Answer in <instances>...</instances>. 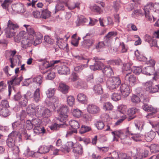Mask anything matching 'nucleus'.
I'll use <instances>...</instances> for the list:
<instances>
[{"label": "nucleus", "instance_id": "1", "mask_svg": "<svg viewBox=\"0 0 159 159\" xmlns=\"http://www.w3.org/2000/svg\"><path fill=\"white\" fill-rule=\"evenodd\" d=\"M17 140L19 142H20L21 141V136L18 135L17 132L16 131H13L10 133L6 140V144L7 146L11 148L12 150H16V153H18L20 152L18 147L15 146Z\"/></svg>", "mask_w": 159, "mask_h": 159}, {"label": "nucleus", "instance_id": "2", "mask_svg": "<svg viewBox=\"0 0 159 159\" xmlns=\"http://www.w3.org/2000/svg\"><path fill=\"white\" fill-rule=\"evenodd\" d=\"M19 26L17 24L13 23L11 20H9L7 27L5 29V32L7 37L10 38L15 35L17 29Z\"/></svg>", "mask_w": 159, "mask_h": 159}, {"label": "nucleus", "instance_id": "3", "mask_svg": "<svg viewBox=\"0 0 159 159\" xmlns=\"http://www.w3.org/2000/svg\"><path fill=\"white\" fill-rule=\"evenodd\" d=\"M69 111L67 106L64 105L61 106L58 110L59 116L57 119L59 121L64 123L67 120V113Z\"/></svg>", "mask_w": 159, "mask_h": 159}, {"label": "nucleus", "instance_id": "4", "mask_svg": "<svg viewBox=\"0 0 159 159\" xmlns=\"http://www.w3.org/2000/svg\"><path fill=\"white\" fill-rule=\"evenodd\" d=\"M156 38L159 39V30L155 32L153 37H151L148 34H146L144 37V40L148 42L151 47L157 46Z\"/></svg>", "mask_w": 159, "mask_h": 159}, {"label": "nucleus", "instance_id": "5", "mask_svg": "<svg viewBox=\"0 0 159 159\" xmlns=\"http://www.w3.org/2000/svg\"><path fill=\"white\" fill-rule=\"evenodd\" d=\"M41 105H36L34 103L29 105L27 108V113L30 116H34L38 117V111L39 110Z\"/></svg>", "mask_w": 159, "mask_h": 159}, {"label": "nucleus", "instance_id": "6", "mask_svg": "<svg viewBox=\"0 0 159 159\" xmlns=\"http://www.w3.org/2000/svg\"><path fill=\"white\" fill-rule=\"evenodd\" d=\"M142 73L147 75H154L153 79L156 80L157 78H159L157 73L155 72L154 67L153 66H147L143 69Z\"/></svg>", "mask_w": 159, "mask_h": 159}, {"label": "nucleus", "instance_id": "7", "mask_svg": "<svg viewBox=\"0 0 159 159\" xmlns=\"http://www.w3.org/2000/svg\"><path fill=\"white\" fill-rule=\"evenodd\" d=\"M101 59L97 57H94L93 60H94L95 63L93 65H91L90 68L91 70H101L103 66V63L101 62L100 60Z\"/></svg>", "mask_w": 159, "mask_h": 159}, {"label": "nucleus", "instance_id": "8", "mask_svg": "<svg viewBox=\"0 0 159 159\" xmlns=\"http://www.w3.org/2000/svg\"><path fill=\"white\" fill-rule=\"evenodd\" d=\"M125 76V79L129 82V84L132 86H134L138 83V80L136 77L130 72H126Z\"/></svg>", "mask_w": 159, "mask_h": 159}, {"label": "nucleus", "instance_id": "9", "mask_svg": "<svg viewBox=\"0 0 159 159\" xmlns=\"http://www.w3.org/2000/svg\"><path fill=\"white\" fill-rule=\"evenodd\" d=\"M39 110L38 111V117H48L51 115V112L50 110L48 108H44L41 106Z\"/></svg>", "mask_w": 159, "mask_h": 159}, {"label": "nucleus", "instance_id": "10", "mask_svg": "<svg viewBox=\"0 0 159 159\" xmlns=\"http://www.w3.org/2000/svg\"><path fill=\"white\" fill-rule=\"evenodd\" d=\"M120 90L122 95L125 97L128 96L130 93V87L125 83L121 84Z\"/></svg>", "mask_w": 159, "mask_h": 159}, {"label": "nucleus", "instance_id": "11", "mask_svg": "<svg viewBox=\"0 0 159 159\" xmlns=\"http://www.w3.org/2000/svg\"><path fill=\"white\" fill-rule=\"evenodd\" d=\"M23 26L25 28L31 40H33L34 39V37L40 33L35 32L34 29L30 25H24Z\"/></svg>", "mask_w": 159, "mask_h": 159}, {"label": "nucleus", "instance_id": "12", "mask_svg": "<svg viewBox=\"0 0 159 159\" xmlns=\"http://www.w3.org/2000/svg\"><path fill=\"white\" fill-rule=\"evenodd\" d=\"M142 108L143 110L145 111L151 112L147 116L148 118H152L154 116V114L156 111L152 106L149 105L148 104L143 105Z\"/></svg>", "mask_w": 159, "mask_h": 159}, {"label": "nucleus", "instance_id": "13", "mask_svg": "<svg viewBox=\"0 0 159 159\" xmlns=\"http://www.w3.org/2000/svg\"><path fill=\"white\" fill-rule=\"evenodd\" d=\"M87 111L91 114H96L98 113L100 111V108L93 104H89L87 107Z\"/></svg>", "mask_w": 159, "mask_h": 159}, {"label": "nucleus", "instance_id": "14", "mask_svg": "<svg viewBox=\"0 0 159 159\" xmlns=\"http://www.w3.org/2000/svg\"><path fill=\"white\" fill-rule=\"evenodd\" d=\"M22 79V76L18 78L16 76H14L11 77L9 81L8 82V85L11 86L14 89L13 86L19 84Z\"/></svg>", "mask_w": 159, "mask_h": 159}, {"label": "nucleus", "instance_id": "15", "mask_svg": "<svg viewBox=\"0 0 159 159\" xmlns=\"http://www.w3.org/2000/svg\"><path fill=\"white\" fill-rule=\"evenodd\" d=\"M72 149V152L75 154L81 155L83 153V148L81 145L80 144H74Z\"/></svg>", "mask_w": 159, "mask_h": 159}, {"label": "nucleus", "instance_id": "16", "mask_svg": "<svg viewBox=\"0 0 159 159\" xmlns=\"http://www.w3.org/2000/svg\"><path fill=\"white\" fill-rule=\"evenodd\" d=\"M89 20L83 16H78L75 21L76 25L79 26L81 25H88Z\"/></svg>", "mask_w": 159, "mask_h": 159}, {"label": "nucleus", "instance_id": "17", "mask_svg": "<svg viewBox=\"0 0 159 159\" xmlns=\"http://www.w3.org/2000/svg\"><path fill=\"white\" fill-rule=\"evenodd\" d=\"M75 59L79 62L88 63L89 60L88 57L84 55H73Z\"/></svg>", "mask_w": 159, "mask_h": 159}, {"label": "nucleus", "instance_id": "18", "mask_svg": "<svg viewBox=\"0 0 159 159\" xmlns=\"http://www.w3.org/2000/svg\"><path fill=\"white\" fill-rule=\"evenodd\" d=\"M74 144L71 141L68 142L65 145L62 146L61 150L62 151H65L69 152L70 150L73 148Z\"/></svg>", "mask_w": 159, "mask_h": 159}, {"label": "nucleus", "instance_id": "19", "mask_svg": "<svg viewBox=\"0 0 159 159\" xmlns=\"http://www.w3.org/2000/svg\"><path fill=\"white\" fill-rule=\"evenodd\" d=\"M103 73L108 77H110L113 74L112 68L110 66H106L102 70Z\"/></svg>", "mask_w": 159, "mask_h": 159}, {"label": "nucleus", "instance_id": "20", "mask_svg": "<svg viewBox=\"0 0 159 159\" xmlns=\"http://www.w3.org/2000/svg\"><path fill=\"white\" fill-rule=\"evenodd\" d=\"M94 42L95 41L92 39L84 40L83 42L82 46L85 48H88L92 46Z\"/></svg>", "mask_w": 159, "mask_h": 159}, {"label": "nucleus", "instance_id": "21", "mask_svg": "<svg viewBox=\"0 0 159 159\" xmlns=\"http://www.w3.org/2000/svg\"><path fill=\"white\" fill-rule=\"evenodd\" d=\"M156 135V133L153 131H151L145 135V140L147 142H150L154 138Z\"/></svg>", "mask_w": 159, "mask_h": 159}, {"label": "nucleus", "instance_id": "22", "mask_svg": "<svg viewBox=\"0 0 159 159\" xmlns=\"http://www.w3.org/2000/svg\"><path fill=\"white\" fill-rule=\"evenodd\" d=\"M58 72L61 75H67L70 73L69 69L65 66H62L59 67Z\"/></svg>", "mask_w": 159, "mask_h": 159}, {"label": "nucleus", "instance_id": "23", "mask_svg": "<svg viewBox=\"0 0 159 159\" xmlns=\"http://www.w3.org/2000/svg\"><path fill=\"white\" fill-rule=\"evenodd\" d=\"M138 110L135 108H132L128 109H127L126 114L129 115V120H132L134 118L135 116H131L134 114L138 112Z\"/></svg>", "mask_w": 159, "mask_h": 159}, {"label": "nucleus", "instance_id": "24", "mask_svg": "<svg viewBox=\"0 0 159 159\" xmlns=\"http://www.w3.org/2000/svg\"><path fill=\"white\" fill-rule=\"evenodd\" d=\"M107 80L115 84L116 88L120 84L121 81L118 77H113L109 78Z\"/></svg>", "mask_w": 159, "mask_h": 159}, {"label": "nucleus", "instance_id": "25", "mask_svg": "<svg viewBox=\"0 0 159 159\" xmlns=\"http://www.w3.org/2000/svg\"><path fill=\"white\" fill-rule=\"evenodd\" d=\"M26 37H27L26 32L24 31H22L19 33L17 36L15 38V41L16 42L19 43L20 42L21 40Z\"/></svg>", "mask_w": 159, "mask_h": 159}, {"label": "nucleus", "instance_id": "26", "mask_svg": "<svg viewBox=\"0 0 159 159\" xmlns=\"http://www.w3.org/2000/svg\"><path fill=\"white\" fill-rule=\"evenodd\" d=\"M69 87L66 84L61 83L59 84V89L63 93H66L68 92Z\"/></svg>", "mask_w": 159, "mask_h": 159}, {"label": "nucleus", "instance_id": "27", "mask_svg": "<svg viewBox=\"0 0 159 159\" xmlns=\"http://www.w3.org/2000/svg\"><path fill=\"white\" fill-rule=\"evenodd\" d=\"M93 90L97 94H102L103 93V89L102 86L100 84L95 85L93 87Z\"/></svg>", "mask_w": 159, "mask_h": 159}, {"label": "nucleus", "instance_id": "28", "mask_svg": "<svg viewBox=\"0 0 159 159\" xmlns=\"http://www.w3.org/2000/svg\"><path fill=\"white\" fill-rule=\"evenodd\" d=\"M12 8L13 10L16 12L21 13L23 12V6L21 3H19L13 5Z\"/></svg>", "mask_w": 159, "mask_h": 159}, {"label": "nucleus", "instance_id": "29", "mask_svg": "<svg viewBox=\"0 0 159 159\" xmlns=\"http://www.w3.org/2000/svg\"><path fill=\"white\" fill-rule=\"evenodd\" d=\"M113 108V105L109 102H106L103 104L102 109L105 111H111Z\"/></svg>", "mask_w": 159, "mask_h": 159}, {"label": "nucleus", "instance_id": "30", "mask_svg": "<svg viewBox=\"0 0 159 159\" xmlns=\"http://www.w3.org/2000/svg\"><path fill=\"white\" fill-rule=\"evenodd\" d=\"M74 86L76 88L85 89L86 88L87 84L85 82L80 79L76 83H75Z\"/></svg>", "mask_w": 159, "mask_h": 159}, {"label": "nucleus", "instance_id": "31", "mask_svg": "<svg viewBox=\"0 0 159 159\" xmlns=\"http://www.w3.org/2000/svg\"><path fill=\"white\" fill-rule=\"evenodd\" d=\"M69 124L71 128L75 130H77L80 127V125L78 122L76 120H70L69 121Z\"/></svg>", "mask_w": 159, "mask_h": 159}, {"label": "nucleus", "instance_id": "32", "mask_svg": "<svg viewBox=\"0 0 159 159\" xmlns=\"http://www.w3.org/2000/svg\"><path fill=\"white\" fill-rule=\"evenodd\" d=\"M30 41L32 40H31L29 38L28 39L27 37L21 40L20 42L21 43L22 47L24 48H26L27 47H28L29 45Z\"/></svg>", "mask_w": 159, "mask_h": 159}, {"label": "nucleus", "instance_id": "33", "mask_svg": "<svg viewBox=\"0 0 159 159\" xmlns=\"http://www.w3.org/2000/svg\"><path fill=\"white\" fill-rule=\"evenodd\" d=\"M50 147H49L46 146H41L39 149V152L43 154H44L48 152L49 151L50 148L52 147V145H50Z\"/></svg>", "mask_w": 159, "mask_h": 159}, {"label": "nucleus", "instance_id": "34", "mask_svg": "<svg viewBox=\"0 0 159 159\" xmlns=\"http://www.w3.org/2000/svg\"><path fill=\"white\" fill-rule=\"evenodd\" d=\"M39 91V89L38 88L36 89L34 94L33 98L34 100L37 103L40 101L41 99Z\"/></svg>", "mask_w": 159, "mask_h": 159}, {"label": "nucleus", "instance_id": "35", "mask_svg": "<svg viewBox=\"0 0 159 159\" xmlns=\"http://www.w3.org/2000/svg\"><path fill=\"white\" fill-rule=\"evenodd\" d=\"M131 134L132 135L131 139L136 142L141 141L142 139L144 137L143 135L139 134Z\"/></svg>", "mask_w": 159, "mask_h": 159}, {"label": "nucleus", "instance_id": "36", "mask_svg": "<svg viewBox=\"0 0 159 159\" xmlns=\"http://www.w3.org/2000/svg\"><path fill=\"white\" fill-rule=\"evenodd\" d=\"M50 16L51 12L47 9H45L42 11L41 18L46 19L49 17Z\"/></svg>", "mask_w": 159, "mask_h": 159}, {"label": "nucleus", "instance_id": "37", "mask_svg": "<svg viewBox=\"0 0 159 159\" xmlns=\"http://www.w3.org/2000/svg\"><path fill=\"white\" fill-rule=\"evenodd\" d=\"M127 109V107L126 105H120L118 107V111L122 114L126 113Z\"/></svg>", "mask_w": 159, "mask_h": 159}, {"label": "nucleus", "instance_id": "38", "mask_svg": "<svg viewBox=\"0 0 159 159\" xmlns=\"http://www.w3.org/2000/svg\"><path fill=\"white\" fill-rule=\"evenodd\" d=\"M51 101L53 104L51 106H49V108L54 110L56 109V104H58L59 102L58 98L56 96H54L51 99Z\"/></svg>", "mask_w": 159, "mask_h": 159}, {"label": "nucleus", "instance_id": "39", "mask_svg": "<svg viewBox=\"0 0 159 159\" xmlns=\"http://www.w3.org/2000/svg\"><path fill=\"white\" fill-rule=\"evenodd\" d=\"M77 99L79 102L84 103L87 101V98L85 95L83 93H80L77 95Z\"/></svg>", "mask_w": 159, "mask_h": 159}, {"label": "nucleus", "instance_id": "40", "mask_svg": "<svg viewBox=\"0 0 159 159\" xmlns=\"http://www.w3.org/2000/svg\"><path fill=\"white\" fill-rule=\"evenodd\" d=\"M10 115V112L7 108H2L0 110V115L6 117Z\"/></svg>", "mask_w": 159, "mask_h": 159}, {"label": "nucleus", "instance_id": "41", "mask_svg": "<svg viewBox=\"0 0 159 159\" xmlns=\"http://www.w3.org/2000/svg\"><path fill=\"white\" fill-rule=\"evenodd\" d=\"M43 78L41 75H38L33 78L32 81L34 82H35L37 84L40 85L43 82Z\"/></svg>", "mask_w": 159, "mask_h": 159}, {"label": "nucleus", "instance_id": "42", "mask_svg": "<svg viewBox=\"0 0 159 159\" xmlns=\"http://www.w3.org/2000/svg\"><path fill=\"white\" fill-rule=\"evenodd\" d=\"M60 62V60H56L51 61L50 63L48 61H45L43 64L45 65V68L47 69L53 66L54 64H57Z\"/></svg>", "mask_w": 159, "mask_h": 159}, {"label": "nucleus", "instance_id": "43", "mask_svg": "<svg viewBox=\"0 0 159 159\" xmlns=\"http://www.w3.org/2000/svg\"><path fill=\"white\" fill-rule=\"evenodd\" d=\"M56 89L55 88H50L46 92L47 96L48 98L52 97L54 95Z\"/></svg>", "mask_w": 159, "mask_h": 159}, {"label": "nucleus", "instance_id": "44", "mask_svg": "<svg viewBox=\"0 0 159 159\" xmlns=\"http://www.w3.org/2000/svg\"><path fill=\"white\" fill-rule=\"evenodd\" d=\"M42 38V35L40 34H39L36 36L34 37V39L33 40H34V44L36 45L37 44L40 43L42 41L41 39Z\"/></svg>", "mask_w": 159, "mask_h": 159}, {"label": "nucleus", "instance_id": "45", "mask_svg": "<svg viewBox=\"0 0 159 159\" xmlns=\"http://www.w3.org/2000/svg\"><path fill=\"white\" fill-rule=\"evenodd\" d=\"M135 54L138 58L140 61H145L147 59L146 57L141 55L139 51L138 50L135 51Z\"/></svg>", "mask_w": 159, "mask_h": 159}, {"label": "nucleus", "instance_id": "46", "mask_svg": "<svg viewBox=\"0 0 159 159\" xmlns=\"http://www.w3.org/2000/svg\"><path fill=\"white\" fill-rule=\"evenodd\" d=\"M152 85V82L151 81H149L143 83V85L145 89L148 92L150 89Z\"/></svg>", "mask_w": 159, "mask_h": 159}, {"label": "nucleus", "instance_id": "47", "mask_svg": "<svg viewBox=\"0 0 159 159\" xmlns=\"http://www.w3.org/2000/svg\"><path fill=\"white\" fill-rule=\"evenodd\" d=\"M91 130L90 127L86 125H82L80 129L79 132L81 134H84Z\"/></svg>", "mask_w": 159, "mask_h": 159}, {"label": "nucleus", "instance_id": "48", "mask_svg": "<svg viewBox=\"0 0 159 159\" xmlns=\"http://www.w3.org/2000/svg\"><path fill=\"white\" fill-rule=\"evenodd\" d=\"M117 34V31H111L109 32L105 37L112 41L113 37L116 36Z\"/></svg>", "mask_w": 159, "mask_h": 159}, {"label": "nucleus", "instance_id": "49", "mask_svg": "<svg viewBox=\"0 0 159 159\" xmlns=\"http://www.w3.org/2000/svg\"><path fill=\"white\" fill-rule=\"evenodd\" d=\"M150 148L151 152H159V146L157 144H152L150 146Z\"/></svg>", "mask_w": 159, "mask_h": 159}, {"label": "nucleus", "instance_id": "50", "mask_svg": "<svg viewBox=\"0 0 159 159\" xmlns=\"http://www.w3.org/2000/svg\"><path fill=\"white\" fill-rule=\"evenodd\" d=\"M75 98L73 96H70L67 98V102L70 106H72L75 103Z\"/></svg>", "mask_w": 159, "mask_h": 159}, {"label": "nucleus", "instance_id": "51", "mask_svg": "<svg viewBox=\"0 0 159 159\" xmlns=\"http://www.w3.org/2000/svg\"><path fill=\"white\" fill-rule=\"evenodd\" d=\"M121 2L120 0H117L113 2V7L116 11H117L120 7Z\"/></svg>", "mask_w": 159, "mask_h": 159}, {"label": "nucleus", "instance_id": "52", "mask_svg": "<svg viewBox=\"0 0 159 159\" xmlns=\"http://www.w3.org/2000/svg\"><path fill=\"white\" fill-rule=\"evenodd\" d=\"M79 79L78 75L75 73L72 74L69 78V80L71 82L78 81Z\"/></svg>", "mask_w": 159, "mask_h": 159}, {"label": "nucleus", "instance_id": "53", "mask_svg": "<svg viewBox=\"0 0 159 159\" xmlns=\"http://www.w3.org/2000/svg\"><path fill=\"white\" fill-rule=\"evenodd\" d=\"M12 2V0H5L2 4L1 6L4 9H7L8 8V6Z\"/></svg>", "mask_w": 159, "mask_h": 159}, {"label": "nucleus", "instance_id": "54", "mask_svg": "<svg viewBox=\"0 0 159 159\" xmlns=\"http://www.w3.org/2000/svg\"><path fill=\"white\" fill-rule=\"evenodd\" d=\"M31 121L33 126H34L35 128L39 126L41 124L40 120L38 118H33Z\"/></svg>", "mask_w": 159, "mask_h": 159}, {"label": "nucleus", "instance_id": "55", "mask_svg": "<svg viewBox=\"0 0 159 159\" xmlns=\"http://www.w3.org/2000/svg\"><path fill=\"white\" fill-rule=\"evenodd\" d=\"M135 125L137 129L141 130L143 129L144 123L143 122L136 121L135 122Z\"/></svg>", "mask_w": 159, "mask_h": 159}, {"label": "nucleus", "instance_id": "56", "mask_svg": "<svg viewBox=\"0 0 159 159\" xmlns=\"http://www.w3.org/2000/svg\"><path fill=\"white\" fill-rule=\"evenodd\" d=\"M106 84L107 88L111 90L116 89L115 84L108 80L107 81Z\"/></svg>", "mask_w": 159, "mask_h": 159}, {"label": "nucleus", "instance_id": "57", "mask_svg": "<svg viewBox=\"0 0 159 159\" xmlns=\"http://www.w3.org/2000/svg\"><path fill=\"white\" fill-rule=\"evenodd\" d=\"M147 59L145 61H146V63L147 64V65L148 66H153L154 67L156 63L154 59L151 58V57L149 58L147 57Z\"/></svg>", "mask_w": 159, "mask_h": 159}, {"label": "nucleus", "instance_id": "58", "mask_svg": "<svg viewBox=\"0 0 159 159\" xmlns=\"http://www.w3.org/2000/svg\"><path fill=\"white\" fill-rule=\"evenodd\" d=\"M111 98L113 101H117L121 99V96L119 93H114L111 96Z\"/></svg>", "mask_w": 159, "mask_h": 159}, {"label": "nucleus", "instance_id": "59", "mask_svg": "<svg viewBox=\"0 0 159 159\" xmlns=\"http://www.w3.org/2000/svg\"><path fill=\"white\" fill-rule=\"evenodd\" d=\"M153 4L152 3H150L148 4H147L145 7L144 10L145 12H149L150 11L153 9Z\"/></svg>", "mask_w": 159, "mask_h": 159}, {"label": "nucleus", "instance_id": "60", "mask_svg": "<svg viewBox=\"0 0 159 159\" xmlns=\"http://www.w3.org/2000/svg\"><path fill=\"white\" fill-rule=\"evenodd\" d=\"M3 70L7 76H11L12 73L13 72V70H11L9 67L8 66H5L3 68Z\"/></svg>", "mask_w": 159, "mask_h": 159}, {"label": "nucleus", "instance_id": "61", "mask_svg": "<svg viewBox=\"0 0 159 159\" xmlns=\"http://www.w3.org/2000/svg\"><path fill=\"white\" fill-rule=\"evenodd\" d=\"M48 74L47 75L46 78L47 80H52L54 79L55 77V73L53 71H48Z\"/></svg>", "mask_w": 159, "mask_h": 159}, {"label": "nucleus", "instance_id": "62", "mask_svg": "<svg viewBox=\"0 0 159 159\" xmlns=\"http://www.w3.org/2000/svg\"><path fill=\"white\" fill-rule=\"evenodd\" d=\"M95 125L98 129L102 130L104 127L105 125L102 121L100 120L97 122Z\"/></svg>", "mask_w": 159, "mask_h": 159}, {"label": "nucleus", "instance_id": "63", "mask_svg": "<svg viewBox=\"0 0 159 159\" xmlns=\"http://www.w3.org/2000/svg\"><path fill=\"white\" fill-rule=\"evenodd\" d=\"M131 101L134 103H137L140 102V100L139 96L133 94L131 98Z\"/></svg>", "mask_w": 159, "mask_h": 159}, {"label": "nucleus", "instance_id": "64", "mask_svg": "<svg viewBox=\"0 0 159 159\" xmlns=\"http://www.w3.org/2000/svg\"><path fill=\"white\" fill-rule=\"evenodd\" d=\"M26 128L28 130H30L32 129L33 127V125L32 121L30 120H27L25 122Z\"/></svg>", "mask_w": 159, "mask_h": 159}]
</instances>
